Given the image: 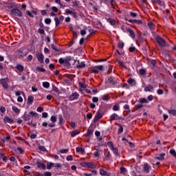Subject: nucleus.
I'll return each instance as SVG.
<instances>
[{
    "instance_id": "f257e3e1",
    "label": "nucleus",
    "mask_w": 176,
    "mask_h": 176,
    "mask_svg": "<svg viewBox=\"0 0 176 176\" xmlns=\"http://www.w3.org/2000/svg\"><path fill=\"white\" fill-rule=\"evenodd\" d=\"M72 60V57L71 56H66V58L64 59L63 58H60L58 59V63L59 64H62L67 68H70L71 67V63H69Z\"/></svg>"
},
{
    "instance_id": "f03ea898",
    "label": "nucleus",
    "mask_w": 176,
    "mask_h": 176,
    "mask_svg": "<svg viewBox=\"0 0 176 176\" xmlns=\"http://www.w3.org/2000/svg\"><path fill=\"white\" fill-rule=\"evenodd\" d=\"M28 54V50L24 49V47H21L15 52V56L16 58H21V57H25Z\"/></svg>"
},
{
    "instance_id": "7ed1b4c3",
    "label": "nucleus",
    "mask_w": 176,
    "mask_h": 176,
    "mask_svg": "<svg viewBox=\"0 0 176 176\" xmlns=\"http://www.w3.org/2000/svg\"><path fill=\"white\" fill-rule=\"evenodd\" d=\"M108 83H109V85H111V87H119L120 86L119 82H118V80L116 79V78L113 77V76H111L108 78V80H107Z\"/></svg>"
},
{
    "instance_id": "20e7f679",
    "label": "nucleus",
    "mask_w": 176,
    "mask_h": 176,
    "mask_svg": "<svg viewBox=\"0 0 176 176\" xmlns=\"http://www.w3.org/2000/svg\"><path fill=\"white\" fill-rule=\"evenodd\" d=\"M155 41L161 47H166V46H167V42H166V41L160 36H157L155 37Z\"/></svg>"
},
{
    "instance_id": "39448f33",
    "label": "nucleus",
    "mask_w": 176,
    "mask_h": 176,
    "mask_svg": "<svg viewBox=\"0 0 176 176\" xmlns=\"http://www.w3.org/2000/svg\"><path fill=\"white\" fill-rule=\"evenodd\" d=\"M12 16H16V17H23V12L17 8H14L10 10Z\"/></svg>"
},
{
    "instance_id": "423d86ee",
    "label": "nucleus",
    "mask_w": 176,
    "mask_h": 176,
    "mask_svg": "<svg viewBox=\"0 0 176 176\" xmlns=\"http://www.w3.org/2000/svg\"><path fill=\"white\" fill-rule=\"evenodd\" d=\"M8 82H9V78H5L0 79V83L1 86H3L5 90L9 89V85H8Z\"/></svg>"
},
{
    "instance_id": "0eeeda50",
    "label": "nucleus",
    "mask_w": 176,
    "mask_h": 176,
    "mask_svg": "<svg viewBox=\"0 0 176 176\" xmlns=\"http://www.w3.org/2000/svg\"><path fill=\"white\" fill-rule=\"evenodd\" d=\"M38 25L40 27V28L38 29L37 32L38 34H40V35H45V30L43 28H45V25L43 24V23L42 21H41L38 23Z\"/></svg>"
},
{
    "instance_id": "6e6552de",
    "label": "nucleus",
    "mask_w": 176,
    "mask_h": 176,
    "mask_svg": "<svg viewBox=\"0 0 176 176\" xmlns=\"http://www.w3.org/2000/svg\"><path fill=\"white\" fill-rule=\"evenodd\" d=\"M152 169V167L149 164L145 163L143 166V171L146 173V174H149V171Z\"/></svg>"
},
{
    "instance_id": "1a4fd4ad",
    "label": "nucleus",
    "mask_w": 176,
    "mask_h": 176,
    "mask_svg": "<svg viewBox=\"0 0 176 176\" xmlns=\"http://www.w3.org/2000/svg\"><path fill=\"white\" fill-rule=\"evenodd\" d=\"M79 98V94L74 92L69 96V101H74V100H78Z\"/></svg>"
},
{
    "instance_id": "9d476101",
    "label": "nucleus",
    "mask_w": 176,
    "mask_h": 176,
    "mask_svg": "<svg viewBox=\"0 0 176 176\" xmlns=\"http://www.w3.org/2000/svg\"><path fill=\"white\" fill-rule=\"evenodd\" d=\"M36 57L38 61H39V63L41 64H43V63H44L43 59L45 58L43 54H42V53L36 54Z\"/></svg>"
},
{
    "instance_id": "9b49d317",
    "label": "nucleus",
    "mask_w": 176,
    "mask_h": 176,
    "mask_svg": "<svg viewBox=\"0 0 176 176\" xmlns=\"http://www.w3.org/2000/svg\"><path fill=\"white\" fill-rule=\"evenodd\" d=\"M121 118L116 113H114L110 116V120H120Z\"/></svg>"
},
{
    "instance_id": "f8f14e48",
    "label": "nucleus",
    "mask_w": 176,
    "mask_h": 176,
    "mask_svg": "<svg viewBox=\"0 0 176 176\" xmlns=\"http://www.w3.org/2000/svg\"><path fill=\"white\" fill-rule=\"evenodd\" d=\"M127 83H129V85H130V86H131L132 87H133V86H135V85H137V82H135V80H134L131 77H129L128 78Z\"/></svg>"
},
{
    "instance_id": "ddd939ff",
    "label": "nucleus",
    "mask_w": 176,
    "mask_h": 176,
    "mask_svg": "<svg viewBox=\"0 0 176 176\" xmlns=\"http://www.w3.org/2000/svg\"><path fill=\"white\" fill-rule=\"evenodd\" d=\"M166 156V153H161L160 154L155 155V158L157 159V160H164V157Z\"/></svg>"
},
{
    "instance_id": "4468645a",
    "label": "nucleus",
    "mask_w": 176,
    "mask_h": 176,
    "mask_svg": "<svg viewBox=\"0 0 176 176\" xmlns=\"http://www.w3.org/2000/svg\"><path fill=\"white\" fill-rule=\"evenodd\" d=\"M3 122L4 123H9L10 124H12V123L14 122V121L13 120V119L8 117V116H5L3 118Z\"/></svg>"
},
{
    "instance_id": "2eb2a0df",
    "label": "nucleus",
    "mask_w": 176,
    "mask_h": 176,
    "mask_svg": "<svg viewBox=\"0 0 176 176\" xmlns=\"http://www.w3.org/2000/svg\"><path fill=\"white\" fill-rule=\"evenodd\" d=\"M127 32H129V36L132 38V39H134L135 38V34L134 33V30L131 29V28H128L126 30Z\"/></svg>"
},
{
    "instance_id": "dca6fc26",
    "label": "nucleus",
    "mask_w": 176,
    "mask_h": 176,
    "mask_svg": "<svg viewBox=\"0 0 176 176\" xmlns=\"http://www.w3.org/2000/svg\"><path fill=\"white\" fill-rule=\"evenodd\" d=\"M76 152H77V153H81V155H85V153H86L85 148L79 146L76 148Z\"/></svg>"
},
{
    "instance_id": "f3484780",
    "label": "nucleus",
    "mask_w": 176,
    "mask_h": 176,
    "mask_svg": "<svg viewBox=\"0 0 176 176\" xmlns=\"http://www.w3.org/2000/svg\"><path fill=\"white\" fill-rule=\"evenodd\" d=\"M111 151H113V155H115L117 157H120V153H119V149L118 148L114 147L113 149H111Z\"/></svg>"
},
{
    "instance_id": "a211bd4d",
    "label": "nucleus",
    "mask_w": 176,
    "mask_h": 176,
    "mask_svg": "<svg viewBox=\"0 0 176 176\" xmlns=\"http://www.w3.org/2000/svg\"><path fill=\"white\" fill-rule=\"evenodd\" d=\"M22 118L23 119V120H25V122L28 121V120H31V116L30 114H27V112H25L23 116H22Z\"/></svg>"
},
{
    "instance_id": "6ab92c4d",
    "label": "nucleus",
    "mask_w": 176,
    "mask_h": 176,
    "mask_svg": "<svg viewBox=\"0 0 176 176\" xmlns=\"http://www.w3.org/2000/svg\"><path fill=\"white\" fill-rule=\"evenodd\" d=\"M117 61L120 67L124 68L125 69H127V66H126V62L122 61L120 59H118Z\"/></svg>"
},
{
    "instance_id": "aec40b11",
    "label": "nucleus",
    "mask_w": 176,
    "mask_h": 176,
    "mask_svg": "<svg viewBox=\"0 0 176 176\" xmlns=\"http://www.w3.org/2000/svg\"><path fill=\"white\" fill-rule=\"evenodd\" d=\"M100 175L102 176H110L111 173L107 172V170L101 168L100 169Z\"/></svg>"
},
{
    "instance_id": "412c9836",
    "label": "nucleus",
    "mask_w": 176,
    "mask_h": 176,
    "mask_svg": "<svg viewBox=\"0 0 176 176\" xmlns=\"http://www.w3.org/2000/svg\"><path fill=\"white\" fill-rule=\"evenodd\" d=\"M76 68H78V69H80L82 68H86V64H85V62L80 63L79 61H78Z\"/></svg>"
},
{
    "instance_id": "4be33fe9",
    "label": "nucleus",
    "mask_w": 176,
    "mask_h": 176,
    "mask_svg": "<svg viewBox=\"0 0 176 176\" xmlns=\"http://www.w3.org/2000/svg\"><path fill=\"white\" fill-rule=\"evenodd\" d=\"M58 124L61 126V124H64L65 123V121L64 120V118H63L62 114L58 115Z\"/></svg>"
},
{
    "instance_id": "5701e85b",
    "label": "nucleus",
    "mask_w": 176,
    "mask_h": 176,
    "mask_svg": "<svg viewBox=\"0 0 176 176\" xmlns=\"http://www.w3.org/2000/svg\"><path fill=\"white\" fill-rule=\"evenodd\" d=\"M101 118H102V114L98 111H97L95 118H94V120L96 122H98V120H100V119H101Z\"/></svg>"
},
{
    "instance_id": "b1692460",
    "label": "nucleus",
    "mask_w": 176,
    "mask_h": 176,
    "mask_svg": "<svg viewBox=\"0 0 176 176\" xmlns=\"http://www.w3.org/2000/svg\"><path fill=\"white\" fill-rule=\"evenodd\" d=\"M37 167L38 168H42L43 170H46V165L42 162H36Z\"/></svg>"
},
{
    "instance_id": "393cba45",
    "label": "nucleus",
    "mask_w": 176,
    "mask_h": 176,
    "mask_svg": "<svg viewBox=\"0 0 176 176\" xmlns=\"http://www.w3.org/2000/svg\"><path fill=\"white\" fill-rule=\"evenodd\" d=\"M116 124L119 126L117 133L118 135H120V134H122V133H123V126H122V124L119 123H116Z\"/></svg>"
},
{
    "instance_id": "a878e982",
    "label": "nucleus",
    "mask_w": 176,
    "mask_h": 176,
    "mask_svg": "<svg viewBox=\"0 0 176 176\" xmlns=\"http://www.w3.org/2000/svg\"><path fill=\"white\" fill-rule=\"evenodd\" d=\"M33 102H34V96H28L27 104L28 105H32Z\"/></svg>"
},
{
    "instance_id": "bb28decb",
    "label": "nucleus",
    "mask_w": 176,
    "mask_h": 176,
    "mask_svg": "<svg viewBox=\"0 0 176 176\" xmlns=\"http://www.w3.org/2000/svg\"><path fill=\"white\" fill-rule=\"evenodd\" d=\"M107 23H109L111 25H116V21L114 19H112L111 18H107Z\"/></svg>"
},
{
    "instance_id": "cd10ccee",
    "label": "nucleus",
    "mask_w": 176,
    "mask_h": 176,
    "mask_svg": "<svg viewBox=\"0 0 176 176\" xmlns=\"http://www.w3.org/2000/svg\"><path fill=\"white\" fill-rule=\"evenodd\" d=\"M100 98H101V100H102V101H109V100H111V98L109 97V95H108V94L101 96Z\"/></svg>"
},
{
    "instance_id": "c85d7f7f",
    "label": "nucleus",
    "mask_w": 176,
    "mask_h": 176,
    "mask_svg": "<svg viewBox=\"0 0 176 176\" xmlns=\"http://www.w3.org/2000/svg\"><path fill=\"white\" fill-rule=\"evenodd\" d=\"M35 70L36 72H46V69L43 67H41L40 66H38L35 68Z\"/></svg>"
},
{
    "instance_id": "c756f323",
    "label": "nucleus",
    "mask_w": 176,
    "mask_h": 176,
    "mask_svg": "<svg viewBox=\"0 0 176 176\" xmlns=\"http://www.w3.org/2000/svg\"><path fill=\"white\" fill-rule=\"evenodd\" d=\"M15 68L18 71H20V72H23V71H24V66H23V65H20V64L16 65Z\"/></svg>"
},
{
    "instance_id": "7c9ffc66",
    "label": "nucleus",
    "mask_w": 176,
    "mask_h": 176,
    "mask_svg": "<svg viewBox=\"0 0 176 176\" xmlns=\"http://www.w3.org/2000/svg\"><path fill=\"white\" fill-rule=\"evenodd\" d=\"M111 156H112L111 155V152L107 151L104 153V157H105L104 160H109V159H111Z\"/></svg>"
},
{
    "instance_id": "2f4dec72",
    "label": "nucleus",
    "mask_w": 176,
    "mask_h": 176,
    "mask_svg": "<svg viewBox=\"0 0 176 176\" xmlns=\"http://www.w3.org/2000/svg\"><path fill=\"white\" fill-rule=\"evenodd\" d=\"M78 134H80V131H79L78 130H74V131H72L71 137H72V138L76 137V135H78Z\"/></svg>"
},
{
    "instance_id": "473e14b6",
    "label": "nucleus",
    "mask_w": 176,
    "mask_h": 176,
    "mask_svg": "<svg viewBox=\"0 0 176 176\" xmlns=\"http://www.w3.org/2000/svg\"><path fill=\"white\" fill-rule=\"evenodd\" d=\"M153 85H148L144 87V91H151V89L153 90Z\"/></svg>"
},
{
    "instance_id": "72a5a7b5",
    "label": "nucleus",
    "mask_w": 176,
    "mask_h": 176,
    "mask_svg": "<svg viewBox=\"0 0 176 176\" xmlns=\"http://www.w3.org/2000/svg\"><path fill=\"white\" fill-rule=\"evenodd\" d=\"M51 49H52V50H54V52H61V49L57 48V47H56L54 44L51 45Z\"/></svg>"
},
{
    "instance_id": "f704fd0d",
    "label": "nucleus",
    "mask_w": 176,
    "mask_h": 176,
    "mask_svg": "<svg viewBox=\"0 0 176 176\" xmlns=\"http://www.w3.org/2000/svg\"><path fill=\"white\" fill-rule=\"evenodd\" d=\"M54 20L55 21L56 27H58L60 25V19L57 16H54Z\"/></svg>"
},
{
    "instance_id": "c9c22d12",
    "label": "nucleus",
    "mask_w": 176,
    "mask_h": 176,
    "mask_svg": "<svg viewBox=\"0 0 176 176\" xmlns=\"http://www.w3.org/2000/svg\"><path fill=\"white\" fill-rule=\"evenodd\" d=\"M155 3H157L160 6H164V2L162 1L161 0H153Z\"/></svg>"
},
{
    "instance_id": "e433bc0d",
    "label": "nucleus",
    "mask_w": 176,
    "mask_h": 176,
    "mask_svg": "<svg viewBox=\"0 0 176 176\" xmlns=\"http://www.w3.org/2000/svg\"><path fill=\"white\" fill-rule=\"evenodd\" d=\"M87 167L88 168H96V165L91 164V162H87Z\"/></svg>"
},
{
    "instance_id": "4c0bfd02",
    "label": "nucleus",
    "mask_w": 176,
    "mask_h": 176,
    "mask_svg": "<svg viewBox=\"0 0 176 176\" xmlns=\"http://www.w3.org/2000/svg\"><path fill=\"white\" fill-rule=\"evenodd\" d=\"M43 87L49 89V87H50V83H49V82H43Z\"/></svg>"
},
{
    "instance_id": "58836bf2",
    "label": "nucleus",
    "mask_w": 176,
    "mask_h": 176,
    "mask_svg": "<svg viewBox=\"0 0 176 176\" xmlns=\"http://www.w3.org/2000/svg\"><path fill=\"white\" fill-rule=\"evenodd\" d=\"M168 113L170 115H172V116H176V110L175 109H170L168 111Z\"/></svg>"
},
{
    "instance_id": "ea45409f",
    "label": "nucleus",
    "mask_w": 176,
    "mask_h": 176,
    "mask_svg": "<svg viewBox=\"0 0 176 176\" xmlns=\"http://www.w3.org/2000/svg\"><path fill=\"white\" fill-rule=\"evenodd\" d=\"M120 171L121 174L124 175V174H126V173L127 171V169L126 168L122 166V167L120 168Z\"/></svg>"
},
{
    "instance_id": "a19ab883",
    "label": "nucleus",
    "mask_w": 176,
    "mask_h": 176,
    "mask_svg": "<svg viewBox=\"0 0 176 176\" xmlns=\"http://www.w3.org/2000/svg\"><path fill=\"white\" fill-rule=\"evenodd\" d=\"M12 111L15 112V113H20V109L17 108L16 106H12Z\"/></svg>"
},
{
    "instance_id": "79ce46f5",
    "label": "nucleus",
    "mask_w": 176,
    "mask_h": 176,
    "mask_svg": "<svg viewBox=\"0 0 176 176\" xmlns=\"http://www.w3.org/2000/svg\"><path fill=\"white\" fill-rule=\"evenodd\" d=\"M0 139L1 140L3 144H5V142H6V141H9L10 140V135L6 137L4 139L2 138H0Z\"/></svg>"
},
{
    "instance_id": "37998d69",
    "label": "nucleus",
    "mask_w": 176,
    "mask_h": 176,
    "mask_svg": "<svg viewBox=\"0 0 176 176\" xmlns=\"http://www.w3.org/2000/svg\"><path fill=\"white\" fill-rule=\"evenodd\" d=\"M91 134H93V130L88 129L87 133L85 134V137H90Z\"/></svg>"
},
{
    "instance_id": "c03bdc74",
    "label": "nucleus",
    "mask_w": 176,
    "mask_h": 176,
    "mask_svg": "<svg viewBox=\"0 0 176 176\" xmlns=\"http://www.w3.org/2000/svg\"><path fill=\"white\" fill-rule=\"evenodd\" d=\"M44 21L47 25H50L52 23V19L50 18H45Z\"/></svg>"
},
{
    "instance_id": "a18cd8bd",
    "label": "nucleus",
    "mask_w": 176,
    "mask_h": 176,
    "mask_svg": "<svg viewBox=\"0 0 176 176\" xmlns=\"http://www.w3.org/2000/svg\"><path fill=\"white\" fill-rule=\"evenodd\" d=\"M29 115L30 116H32L33 118H38V113H36V112H34V111H30V113H29Z\"/></svg>"
},
{
    "instance_id": "49530a36",
    "label": "nucleus",
    "mask_w": 176,
    "mask_h": 176,
    "mask_svg": "<svg viewBox=\"0 0 176 176\" xmlns=\"http://www.w3.org/2000/svg\"><path fill=\"white\" fill-rule=\"evenodd\" d=\"M70 28H71V31H72V32H73L74 38H75V39H76V38H78V32H76V31L72 30H74V28L70 27Z\"/></svg>"
},
{
    "instance_id": "de8ad7c7",
    "label": "nucleus",
    "mask_w": 176,
    "mask_h": 176,
    "mask_svg": "<svg viewBox=\"0 0 176 176\" xmlns=\"http://www.w3.org/2000/svg\"><path fill=\"white\" fill-rule=\"evenodd\" d=\"M55 2L58 3V5H60V8H62L63 9L65 8V6H63V3H61V0H55Z\"/></svg>"
},
{
    "instance_id": "09e8293b",
    "label": "nucleus",
    "mask_w": 176,
    "mask_h": 176,
    "mask_svg": "<svg viewBox=\"0 0 176 176\" xmlns=\"http://www.w3.org/2000/svg\"><path fill=\"white\" fill-rule=\"evenodd\" d=\"M94 68H96L98 71H104V66L102 65H96L94 66Z\"/></svg>"
},
{
    "instance_id": "8fccbe9b",
    "label": "nucleus",
    "mask_w": 176,
    "mask_h": 176,
    "mask_svg": "<svg viewBox=\"0 0 176 176\" xmlns=\"http://www.w3.org/2000/svg\"><path fill=\"white\" fill-rule=\"evenodd\" d=\"M118 47L120 49H123V47H124V43H123V41H119L118 44Z\"/></svg>"
},
{
    "instance_id": "3c124183",
    "label": "nucleus",
    "mask_w": 176,
    "mask_h": 176,
    "mask_svg": "<svg viewBox=\"0 0 176 176\" xmlns=\"http://www.w3.org/2000/svg\"><path fill=\"white\" fill-rule=\"evenodd\" d=\"M50 120L51 122H52V123H56L57 122V117H56L55 116H52L50 118Z\"/></svg>"
},
{
    "instance_id": "603ef678",
    "label": "nucleus",
    "mask_w": 176,
    "mask_h": 176,
    "mask_svg": "<svg viewBox=\"0 0 176 176\" xmlns=\"http://www.w3.org/2000/svg\"><path fill=\"white\" fill-rule=\"evenodd\" d=\"M120 106H119L118 104H115L113 107V111H120Z\"/></svg>"
},
{
    "instance_id": "864d4df0",
    "label": "nucleus",
    "mask_w": 176,
    "mask_h": 176,
    "mask_svg": "<svg viewBox=\"0 0 176 176\" xmlns=\"http://www.w3.org/2000/svg\"><path fill=\"white\" fill-rule=\"evenodd\" d=\"M39 151H41V152H47V150H46V147L44 146H38Z\"/></svg>"
},
{
    "instance_id": "5fc2aeb1",
    "label": "nucleus",
    "mask_w": 176,
    "mask_h": 176,
    "mask_svg": "<svg viewBox=\"0 0 176 176\" xmlns=\"http://www.w3.org/2000/svg\"><path fill=\"white\" fill-rule=\"evenodd\" d=\"M107 146H109V148H110L111 150L115 148L113 146V143L112 142H108Z\"/></svg>"
},
{
    "instance_id": "6e6d98bb",
    "label": "nucleus",
    "mask_w": 176,
    "mask_h": 176,
    "mask_svg": "<svg viewBox=\"0 0 176 176\" xmlns=\"http://www.w3.org/2000/svg\"><path fill=\"white\" fill-rule=\"evenodd\" d=\"M139 73L140 75H145V74H146V70L145 69H140Z\"/></svg>"
},
{
    "instance_id": "4d7b16f0",
    "label": "nucleus",
    "mask_w": 176,
    "mask_h": 176,
    "mask_svg": "<svg viewBox=\"0 0 176 176\" xmlns=\"http://www.w3.org/2000/svg\"><path fill=\"white\" fill-rule=\"evenodd\" d=\"M54 166V164L53 162L49 163L47 164V169L50 170Z\"/></svg>"
},
{
    "instance_id": "13d9d810",
    "label": "nucleus",
    "mask_w": 176,
    "mask_h": 176,
    "mask_svg": "<svg viewBox=\"0 0 176 176\" xmlns=\"http://www.w3.org/2000/svg\"><path fill=\"white\" fill-rule=\"evenodd\" d=\"M32 58H34V56H32V55H28L26 60L28 63H31V61H32Z\"/></svg>"
},
{
    "instance_id": "bf43d9fd",
    "label": "nucleus",
    "mask_w": 176,
    "mask_h": 176,
    "mask_svg": "<svg viewBox=\"0 0 176 176\" xmlns=\"http://www.w3.org/2000/svg\"><path fill=\"white\" fill-rule=\"evenodd\" d=\"M52 90L53 91H55V93H58V91H60V90H58V88L54 85H52Z\"/></svg>"
},
{
    "instance_id": "052dcab7",
    "label": "nucleus",
    "mask_w": 176,
    "mask_h": 176,
    "mask_svg": "<svg viewBox=\"0 0 176 176\" xmlns=\"http://www.w3.org/2000/svg\"><path fill=\"white\" fill-rule=\"evenodd\" d=\"M66 160H67V162H72V160H74V157H72V155H68V156L66 157Z\"/></svg>"
},
{
    "instance_id": "680f3d73",
    "label": "nucleus",
    "mask_w": 176,
    "mask_h": 176,
    "mask_svg": "<svg viewBox=\"0 0 176 176\" xmlns=\"http://www.w3.org/2000/svg\"><path fill=\"white\" fill-rule=\"evenodd\" d=\"M78 85L81 89H86V85L82 82H79Z\"/></svg>"
},
{
    "instance_id": "e2e57ef3",
    "label": "nucleus",
    "mask_w": 176,
    "mask_h": 176,
    "mask_svg": "<svg viewBox=\"0 0 176 176\" xmlns=\"http://www.w3.org/2000/svg\"><path fill=\"white\" fill-rule=\"evenodd\" d=\"M16 149L19 151V153H21V155H23V153H24L25 152L24 149L21 147H17Z\"/></svg>"
},
{
    "instance_id": "0e129e2a",
    "label": "nucleus",
    "mask_w": 176,
    "mask_h": 176,
    "mask_svg": "<svg viewBox=\"0 0 176 176\" xmlns=\"http://www.w3.org/2000/svg\"><path fill=\"white\" fill-rule=\"evenodd\" d=\"M129 50L131 53H133L135 52V47L131 46L129 47Z\"/></svg>"
},
{
    "instance_id": "69168bd1",
    "label": "nucleus",
    "mask_w": 176,
    "mask_h": 176,
    "mask_svg": "<svg viewBox=\"0 0 176 176\" xmlns=\"http://www.w3.org/2000/svg\"><path fill=\"white\" fill-rule=\"evenodd\" d=\"M129 14H130V16H131L133 19H134L135 17H136V16H138L137 13L133 12H131L129 13Z\"/></svg>"
},
{
    "instance_id": "338daca9",
    "label": "nucleus",
    "mask_w": 176,
    "mask_h": 176,
    "mask_svg": "<svg viewBox=\"0 0 176 176\" xmlns=\"http://www.w3.org/2000/svg\"><path fill=\"white\" fill-rule=\"evenodd\" d=\"M138 39L141 43H144V37L141 34H139Z\"/></svg>"
},
{
    "instance_id": "774afa93",
    "label": "nucleus",
    "mask_w": 176,
    "mask_h": 176,
    "mask_svg": "<svg viewBox=\"0 0 176 176\" xmlns=\"http://www.w3.org/2000/svg\"><path fill=\"white\" fill-rule=\"evenodd\" d=\"M43 175H44V176H52V173L45 172Z\"/></svg>"
}]
</instances>
